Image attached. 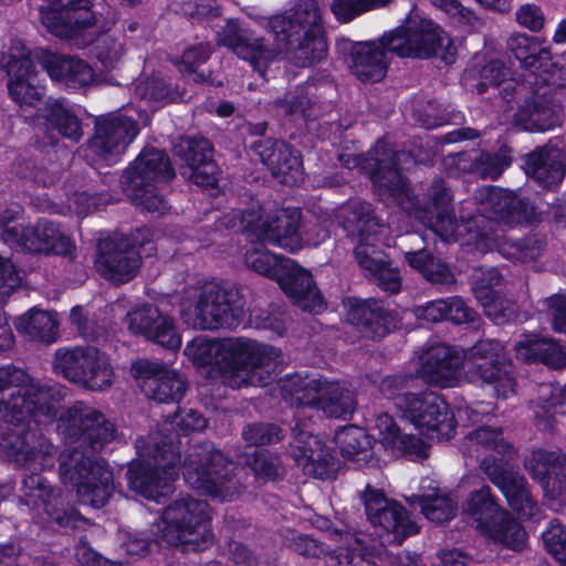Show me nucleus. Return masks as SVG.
Segmentation results:
<instances>
[{"instance_id": "5", "label": "nucleus", "mask_w": 566, "mask_h": 566, "mask_svg": "<svg viewBox=\"0 0 566 566\" xmlns=\"http://www.w3.org/2000/svg\"><path fill=\"white\" fill-rule=\"evenodd\" d=\"M185 355L197 367H211L222 382L239 389L264 386L279 365L280 348L248 337L210 339L195 337L185 347Z\"/></svg>"}, {"instance_id": "19", "label": "nucleus", "mask_w": 566, "mask_h": 566, "mask_svg": "<svg viewBox=\"0 0 566 566\" xmlns=\"http://www.w3.org/2000/svg\"><path fill=\"white\" fill-rule=\"evenodd\" d=\"M273 213L250 211L248 227L259 238L273 242L275 247L290 252L305 245L316 247L329 237V230L323 224H315L300 231L301 212L297 208H275Z\"/></svg>"}, {"instance_id": "22", "label": "nucleus", "mask_w": 566, "mask_h": 566, "mask_svg": "<svg viewBox=\"0 0 566 566\" xmlns=\"http://www.w3.org/2000/svg\"><path fill=\"white\" fill-rule=\"evenodd\" d=\"M92 8L91 0H48L41 9V21L52 35L85 45L96 23Z\"/></svg>"}, {"instance_id": "38", "label": "nucleus", "mask_w": 566, "mask_h": 566, "mask_svg": "<svg viewBox=\"0 0 566 566\" xmlns=\"http://www.w3.org/2000/svg\"><path fill=\"white\" fill-rule=\"evenodd\" d=\"M344 307L347 321L361 327L360 332L367 337H384L391 328L381 304L375 300L348 297L344 301Z\"/></svg>"}, {"instance_id": "6", "label": "nucleus", "mask_w": 566, "mask_h": 566, "mask_svg": "<svg viewBox=\"0 0 566 566\" xmlns=\"http://www.w3.org/2000/svg\"><path fill=\"white\" fill-rule=\"evenodd\" d=\"M207 427V420L193 409H184L167 419L158 433L136 440L137 459L127 471L130 490L147 500L161 503L171 492L177 476L176 464L180 460L179 447L175 444L178 437L174 432L178 428L187 434L201 431Z\"/></svg>"}, {"instance_id": "48", "label": "nucleus", "mask_w": 566, "mask_h": 566, "mask_svg": "<svg viewBox=\"0 0 566 566\" xmlns=\"http://www.w3.org/2000/svg\"><path fill=\"white\" fill-rule=\"evenodd\" d=\"M211 54L208 43L199 42L188 45L179 59L174 60V64L178 71L195 82H205L207 76L203 72L198 71L199 66L206 63Z\"/></svg>"}, {"instance_id": "21", "label": "nucleus", "mask_w": 566, "mask_h": 566, "mask_svg": "<svg viewBox=\"0 0 566 566\" xmlns=\"http://www.w3.org/2000/svg\"><path fill=\"white\" fill-rule=\"evenodd\" d=\"M20 206H11L0 216V240L13 249L31 253L67 254L72 250L69 237L63 234L53 222L41 219L35 226L23 228L18 221Z\"/></svg>"}, {"instance_id": "26", "label": "nucleus", "mask_w": 566, "mask_h": 566, "mask_svg": "<svg viewBox=\"0 0 566 566\" xmlns=\"http://www.w3.org/2000/svg\"><path fill=\"white\" fill-rule=\"evenodd\" d=\"M373 447L379 446L395 458L422 461L429 455V444L413 433L403 432L395 418L381 412L367 421Z\"/></svg>"}, {"instance_id": "23", "label": "nucleus", "mask_w": 566, "mask_h": 566, "mask_svg": "<svg viewBox=\"0 0 566 566\" xmlns=\"http://www.w3.org/2000/svg\"><path fill=\"white\" fill-rule=\"evenodd\" d=\"M33 62H36L33 51L21 42L14 43L2 54L1 66L8 75L9 95L21 109L34 107L45 93Z\"/></svg>"}, {"instance_id": "46", "label": "nucleus", "mask_w": 566, "mask_h": 566, "mask_svg": "<svg viewBox=\"0 0 566 566\" xmlns=\"http://www.w3.org/2000/svg\"><path fill=\"white\" fill-rule=\"evenodd\" d=\"M92 350L93 346L59 348L55 352L53 361L55 373L77 384L81 375H83L85 370L88 360L87 357L91 356Z\"/></svg>"}, {"instance_id": "47", "label": "nucleus", "mask_w": 566, "mask_h": 566, "mask_svg": "<svg viewBox=\"0 0 566 566\" xmlns=\"http://www.w3.org/2000/svg\"><path fill=\"white\" fill-rule=\"evenodd\" d=\"M562 390L553 384H542L538 387V398L533 402L534 416L542 430H552V420L558 412H563L564 402L559 401Z\"/></svg>"}, {"instance_id": "12", "label": "nucleus", "mask_w": 566, "mask_h": 566, "mask_svg": "<svg viewBox=\"0 0 566 566\" xmlns=\"http://www.w3.org/2000/svg\"><path fill=\"white\" fill-rule=\"evenodd\" d=\"M179 306L182 321L193 328H234L243 318L239 290L217 281L188 287Z\"/></svg>"}, {"instance_id": "39", "label": "nucleus", "mask_w": 566, "mask_h": 566, "mask_svg": "<svg viewBox=\"0 0 566 566\" xmlns=\"http://www.w3.org/2000/svg\"><path fill=\"white\" fill-rule=\"evenodd\" d=\"M82 108L62 98H49L42 109V117L63 137L72 142L82 138Z\"/></svg>"}, {"instance_id": "60", "label": "nucleus", "mask_w": 566, "mask_h": 566, "mask_svg": "<svg viewBox=\"0 0 566 566\" xmlns=\"http://www.w3.org/2000/svg\"><path fill=\"white\" fill-rule=\"evenodd\" d=\"M446 308V321L454 324H463L472 322L475 316V312L467 305L460 296H451L443 298Z\"/></svg>"}, {"instance_id": "57", "label": "nucleus", "mask_w": 566, "mask_h": 566, "mask_svg": "<svg viewBox=\"0 0 566 566\" xmlns=\"http://www.w3.org/2000/svg\"><path fill=\"white\" fill-rule=\"evenodd\" d=\"M243 439L250 444L261 446L281 440V430L272 423H253L242 431Z\"/></svg>"}, {"instance_id": "32", "label": "nucleus", "mask_w": 566, "mask_h": 566, "mask_svg": "<svg viewBox=\"0 0 566 566\" xmlns=\"http://www.w3.org/2000/svg\"><path fill=\"white\" fill-rule=\"evenodd\" d=\"M253 153L280 182L295 186L303 181L300 154L281 140L265 139L253 145Z\"/></svg>"}, {"instance_id": "43", "label": "nucleus", "mask_w": 566, "mask_h": 566, "mask_svg": "<svg viewBox=\"0 0 566 566\" xmlns=\"http://www.w3.org/2000/svg\"><path fill=\"white\" fill-rule=\"evenodd\" d=\"M339 545L336 547L339 563L346 562L353 566H377V556L373 548L366 545L365 536L349 532L337 533Z\"/></svg>"}, {"instance_id": "30", "label": "nucleus", "mask_w": 566, "mask_h": 566, "mask_svg": "<svg viewBox=\"0 0 566 566\" xmlns=\"http://www.w3.org/2000/svg\"><path fill=\"white\" fill-rule=\"evenodd\" d=\"M125 323L134 335H140L165 348L176 350L181 346L175 321L151 304H140L129 311Z\"/></svg>"}, {"instance_id": "33", "label": "nucleus", "mask_w": 566, "mask_h": 566, "mask_svg": "<svg viewBox=\"0 0 566 566\" xmlns=\"http://www.w3.org/2000/svg\"><path fill=\"white\" fill-rule=\"evenodd\" d=\"M176 155L186 164L182 175L205 188L218 184V167L212 159V146L206 138H185L175 148Z\"/></svg>"}, {"instance_id": "16", "label": "nucleus", "mask_w": 566, "mask_h": 566, "mask_svg": "<svg viewBox=\"0 0 566 566\" xmlns=\"http://www.w3.org/2000/svg\"><path fill=\"white\" fill-rule=\"evenodd\" d=\"M175 177L169 158L160 150L145 148L125 170L122 185L135 206L163 212L166 203L159 188Z\"/></svg>"}, {"instance_id": "4", "label": "nucleus", "mask_w": 566, "mask_h": 566, "mask_svg": "<svg viewBox=\"0 0 566 566\" xmlns=\"http://www.w3.org/2000/svg\"><path fill=\"white\" fill-rule=\"evenodd\" d=\"M417 377L439 388L472 382L489 387L500 399L516 395V379L506 359L504 345L482 339L467 350L444 343L430 344L416 357Z\"/></svg>"}, {"instance_id": "1", "label": "nucleus", "mask_w": 566, "mask_h": 566, "mask_svg": "<svg viewBox=\"0 0 566 566\" xmlns=\"http://www.w3.org/2000/svg\"><path fill=\"white\" fill-rule=\"evenodd\" d=\"M67 388L53 381H38L23 369L0 366V447L7 457L30 474L23 479L21 501L39 522L53 521L77 527L84 521L63 509L60 491L38 474L54 465V447L38 433V428L56 421V431L66 448L60 455V475L76 491L78 501L103 507L113 492L108 464L88 453L101 450L115 438V427L106 416L83 401L59 412Z\"/></svg>"}, {"instance_id": "61", "label": "nucleus", "mask_w": 566, "mask_h": 566, "mask_svg": "<svg viewBox=\"0 0 566 566\" xmlns=\"http://www.w3.org/2000/svg\"><path fill=\"white\" fill-rule=\"evenodd\" d=\"M516 20L520 25L536 32L543 28L545 18L539 7L526 3L516 11Z\"/></svg>"}, {"instance_id": "2", "label": "nucleus", "mask_w": 566, "mask_h": 566, "mask_svg": "<svg viewBox=\"0 0 566 566\" xmlns=\"http://www.w3.org/2000/svg\"><path fill=\"white\" fill-rule=\"evenodd\" d=\"M347 169L366 172L382 200L392 199L401 208V217L413 218L446 242L485 253L496 249L505 259L527 263L542 255L544 241L535 235L513 240L504 234L505 227L531 223L537 220V210L513 192L493 186L476 190L474 198L460 207L461 223L449 212L451 196L442 180H436L428 190L430 207L416 205L400 170L413 164L410 153H395L390 144L379 140L366 156L340 155Z\"/></svg>"}, {"instance_id": "34", "label": "nucleus", "mask_w": 566, "mask_h": 566, "mask_svg": "<svg viewBox=\"0 0 566 566\" xmlns=\"http://www.w3.org/2000/svg\"><path fill=\"white\" fill-rule=\"evenodd\" d=\"M525 468L542 485L547 496L566 501V481L563 480L566 472L560 452L534 450L525 461Z\"/></svg>"}, {"instance_id": "36", "label": "nucleus", "mask_w": 566, "mask_h": 566, "mask_svg": "<svg viewBox=\"0 0 566 566\" xmlns=\"http://www.w3.org/2000/svg\"><path fill=\"white\" fill-rule=\"evenodd\" d=\"M385 35L378 42L359 43L352 50V72L363 82L381 81L388 67Z\"/></svg>"}, {"instance_id": "18", "label": "nucleus", "mask_w": 566, "mask_h": 566, "mask_svg": "<svg viewBox=\"0 0 566 566\" xmlns=\"http://www.w3.org/2000/svg\"><path fill=\"white\" fill-rule=\"evenodd\" d=\"M463 514L480 535L495 544L520 551L526 544V533L513 516L502 509L491 495L489 486L470 493Z\"/></svg>"}, {"instance_id": "54", "label": "nucleus", "mask_w": 566, "mask_h": 566, "mask_svg": "<svg viewBox=\"0 0 566 566\" xmlns=\"http://www.w3.org/2000/svg\"><path fill=\"white\" fill-rule=\"evenodd\" d=\"M247 464L259 479L274 480L282 473L280 459L268 450H259L249 454Z\"/></svg>"}, {"instance_id": "41", "label": "nucleus", "mask_w": 566, "mask_h": 566, "mask_svg": "<svg viewBox=\"0 0 566 566\" xmlns=\"http://www.w3.org/2000/svg\"><path fill=\"white\" fill-rule=\"evenodd\" d=\"M14 325L19 333L31 339L53 343L57 338L59 322L55 314L46 311L31 308L27 314L17 317Z\"/></svg>"}, {"instance_id": "37", "label": "nucleus", "mask_w": 566, "mask_h": 566, "mask_svg": "<svg viewBox=\"0 0 566 566\" xmlns=\"http://www.w3.org/2000/svg\"><path fill=\"white\" fill-rule=\"evenodd\" d=\"M515 357L527 363L539 361L549 368L566 365V349L551 338L523 333L514 344Z\"/></svg>"}, {"instance_id": "64", "label": "nucleus", "mask_w": 566, "mask_h": 566, "mask_svg": "<svg viewBox=\"0 0 566 566\" xmlns=\"http://www.w3.org/2000/svg\"><path fill=\"white\" fill-rule=\"evenodd\" d=\"M502 275L494 268H480L476 269L472 275V291L475 294L478 284L488 286L491 293H497L494 287L502 283Z\"/></svg>"}, {"instance_id": "24", "label": "nucleus", "mask_w": 566, "mask_h": 566, "mask_svg": "<svg viewBox=\"0 0 566 566\" xmlns=\"http://www.w3.org/2000/svg\"><path fill=\"white\" fill-rule=\"evenodd\" d=\"M138 133V123L120 112L96 118L95 134L88 143L93 160L107 166L117 164Z\"/></svg>"}, {"instance_id": "35", "label": "nucleus", "mask_w": 566, "mask_h": 566, "mask_svg": "<svg viewBox=\"0 0 566 566\" xmlns=\"http://www.w3.org/2000/svg\"><path fill=\"white\" fill-rule=\"evenodd\" d=\"M525 171L543 188H555L565 177V154L557 144L539 147L527 155Z\"/></svg>"}, {"instance_id": "50", "label": "nucleus", "mask_w": 566, "mask_h": 566, "mask_svg": "<svg viewBox=\"0 0 566 566\" xmlns=\"http://www.w3.org/2000/svg\"><path fill=\"white\" fill-rule=\"evenodd\" d=\"M135 94L148 106L150 111L174 102L178 97L176 92L168 87L161 80L155 77L138 81L135 84Z\"/></svg>"}, {"instance_id": "13", "label": "nucleus", "mask_w": 566, "mask_h": 566, "mask_svg": "<svg viewBox=\"0 0 566 566\" xmlns=\"http://www.w3.org/2000/svg\"><path fill=\"white\" fill-rule=\"evenodd\" d=\"M277 386L286 402L321 410L328 417H344L356 407L354 394L345 384L323 376L295 373L281 378Z\"/></svg>"}, {"instance_id": "45", "label": "nucleus", "mask_w": 566, "mask_h": 566, "mask_svg": "<svg viewBox=\"0 0 566 566\" xmlns=\"http://www.w3.org/2000/svg\"><path fill=\"white\" fill-rule=\"evenodd\" d=\"M405 259L413 270L418 271L423 277L437 284L454 283V275L444 263L436 260L426 250L407 252Z\"/></svg>"}, {"instance_id": "10", "label": "nucleus", "mask_w": 566, "mask_h": 566, "mask_svg": "<svg viewBox=\"0 0 566 566\" xmlns=\"http://www.w3.org/2000/svg\"><path fill=\"white\" fill-rule=\"evenodd\" d=\"M413 376L400 374L385 377L381 395L394 401L401 418L428 439L443 441L454 437L457 422L448 402L434 391H410Z\"/></svg>"}, {"instance_id": "7", "label": "nucleus", "mask_w": 566, "mask_h": 566, "mask_svg": "<svg viewBox=\"0 0 566 566\" xmlns=\"http://www.w3.org/2000/svg\"><path fill=\"white\" fill-rule=\"evenodd\" d=\"M251 210L265 216L273 213L272 208L261 206L258 200L252 199L245 208L232 209L218 218L219 227L243 231L250 238L251 242L245 247L243 254L245 265L253 272L276 281L285 295L301 310L315 314L324 311L325 302L312 274L293 260L271 253L264 244H275L259 238L249 229Z\"/></svg>"}, {"instance_id": "63", "label": "nucleus", "mask_w": 566, "mask_h": 566, "mask_svg": "<svg viewBox=\"0 0 566 566\" xmlns=\"http://www.w3.org/2000/svg\"><path fill=\"white\" fill-rule=\"evenodd\" d=\"M446 308L444 300L438 298L423 306L416 307L413 314L417 318L427 322H441L446 321Z\"/></svg>"}, {"instance_id": "56", "label": "nucleus", "mask_w": 566, "mask_h": 566, "mask_svg": "<svg viewBox=\"0 0 566 566\" xmlns=\"http://www.w3.org/2000/svg\"><path fill=\"white\" fill-rule=\"evenodd\" d=\"M510 163L505 154L484 153L474 159L473 170L484 178L496 179Z\"/></svg>"}, {"instance_id": "20", "label": "nucleus", "mask_w": 566, "mask_h": 566, "mask_svg": "<svg viewBox=\"0 0 566 566\" xmlns=\"http://www.w3.org/2000/svg\"><path fill=\"white\" fill-rule=\"evenodd\" d=\"M157 232L151 228L138 229L132 240L125 237L103 240L98 244L95 261L98 273L113 283H125L132 280L140 266V252L151 255L156 250L154 240Z\"/></svg>"}, {"instance_id": "29", "label": "nucleus", "mask_w": 566, "mask_h": 566, "mask_svg": "<svg viewBox=\"0 0 566 566\" xmlns=\"http://www.w3.org/2000/svg\"><path fill=\"white\" fill-rule=\"evenodd\" d=\"M130 370L148 398L158 402H177L184 397L186 381L177 370L147 359L137 360Z\"/></svg>"}, {"instance_id": "17", "label": "nucleus", "mask_w": 566, "mask_h": 566, "mask_svg": "<svg viewBox=\"0 0 566 566\" xmlns=\"http://www.w3.org/2000/svg\"><path fill=\"white\" fill-rule=\"evenodd\" d=\"M182 468L185 482L201 494L230 501L238 493L237 481L233 479L235 464L227 461L211 443L193 447Z\"/></svg>"}, {"instance_id": "27", "label": "nucleus", "mask_w": 566, "mask_h": 566, "mask_svg": "<svg viewBox=\"0 0 566 566\" xmlns=\"http://www.w3.org/2000/svg\"><path fill=\"white\" fill-rule=\"evenodd\" d=\"M363 501L367 518L373 526L391 534L398 543L418 532L416 520L398 502L389 500L382 491L367 485Z\"/></svg>"}, {"instance_id": "15", "label": "nucleus", "mask_w": 566, "mask_h": 566, "mask_svg": "<svg viewBox=\"0 0 566 566\" xmlns=\"http://www.w3.org/2000/svg\"><path fill=\"white\" fill-rule=\"evenodd\" d=\"M385 45L401 57L438 55L447 64L453 63L457 51L451 38L434 21L415 10L401 25L385 34Z\"/></svg>"}, {"instance_id": "62", "label": "nucleus", "mask_w": 566, "mask_h": 566, "mask_svg": "<svg viewBox=\"0 0 566 566\" xmlns=\"http://www.w3.org/2000/svg\"><path fill=\"white\" fill-rule=\"evenodd\" d=\"M552 310L553 328L566 334V295L556 294L544 301Z\"/></svg>"}, {"instance_id": "25", "label": "nucleus", "mask_w": 566, "mask_h": 566, "mask_svg": "<svg viewBox=\"0 0 566 566\" xmlns=\"http://www.w3.org/2000/svg\"><path fill=\"white\" fill-rule=\"evenodd\" d=\"M509 48L522 67L528 72L522 83L542 82L553 87L566 84V70L552 61L551 51L539 39L521 33L514 34L509 40Z\"/></svg>"}, {"instance_id": "52", "label": "nucleus", "mask_w": 566, "mask_h": 566, "mask_svg": "<svg viewBox=\"0 0 566 566\" xmlns=\"http://www.w3.org/2000/svg\"><path fill=\"white\" fill-rule=\"evenodd\" d=\"M123 35L102 34L96 40L95 55L106 70L114 69L125 52Z\"/></svg>"}, {"instance_id": "44", "label": "nucleus", "mask_w": 566, "mask_h": 566, "mask_svg": "<svg viewBox=\"0 0 566 566\" xmlns=\"http://www.w3.org/2000/svg\"><path fill=\"white\" fill-rule=\"evenodd\" d=\"M335 442L342 454L348 459L365 460L374 448L368 430L353 424L339 429L335 434Z\"/></svg>"}, {"instance_id": "42", "label": "nucleus", "mask_w": 566, "mask_h": 566, "mask_svg": "<svg viewBox=\"0 0 566 566\" xmlns=\"http://www.w3.org/2000/svg\"><path fill=\"white\" fill-rule=\"evenodd\" d=\"M87 359L85 370L83 375H81L77 385L91 391H104L108 389L115 378L108 356L96 347H93L91 356H88Z\"/></svg>"}, {"instance_id": "55", "label": "nucleus", "mask_w": 566, "mask_h": 566, "mask_svg": "<svg viewBox=\"0 0 566 566\" xmlns=\"http://www.w3.org/2000/svg\"><path fill=\"white\" fill-rule=\"evenodd\" d=\"M417 122L427 129L437 128L444 124H458L462 120V115L454 109L448 112L446 115L440 114V105L429 102L426 109L415 113Z\"/></svg>"}, {"instance_id": "51", "label": "nucleus", "mask_w": 566, "mask_h": 566, "mask_svg": "<svg viewBox=\"0 0 566 566\" xmlns=\"http://www.w3.org/2000/svg\"><path fill=\"white\" fill-rule=\"evenodd\" d=\"M249 324L259 329H264L271 333L272 336H282L287 328L286 314L280 308L275 310H259L253 308L250 311Z\"/></svg>"}, {"instance_id": "53", "label": "nucleus", "mask_w": 566, "mask_h": 566, "mask_svg": "<svg viewBox=\"0 0 566 566\" xmlns=\"http://www.w3.org/2000/svg\"><path fill=\"white\" fill-rule=\"evenodd\" d=\"M390 0H334L331 9L340 22H348L356 17L385 7Z\"/></svg>"}, {"instance_id": "58", "label": "nucleus", "mask_w": 566, "mask_h": 566, "mask_svg": "<svg viewBox=\"0 0 566 566\" xmlns=\"http://www.w3.org/2000/svg\"><path fill=\"white\" fill-rule=\"evenodd\" d=\"M544 545L555 559H565L566 530L557 522L551 521L542 534Z\"/></svg>"}, {"instance_id": "31", "label": "nucleus", "mask_w": 566, "mask_h": 566, "mask_svg": "<svg viewBox=\"0 0 566 566\" xmlns=\"http://www.w3.org/2000/svg\"><path fill=\"white\" fill-rule=\"evenodd\" d=\"M33 57L48 76L67 88H81L95 81V72L84 60L63 55L45 49L33 50Z\"/></svg>"}, {"instance_id": "59", "label": "nucleus", "mask_w": 566, "mask_h": 566, "mask_svg": "<svg viewBox=\"0 0 566 566\" xmlns=\"http://www.w3.org/2000/svg\"><path fill=\"white\" fill-rule=\"evenodd\" d=\"M108 195H90L87 192H75L67 198L66 208L80 216L87 214L92 210L109 203Z\"/></svg>"}, {"instance_id": "3", "label": "nucleus", "mask_w": 566, "mask_h": 566, "mask_svg": "<svg viewBox=\"0 0 566 566\" xmlns=\"http://www.w3.org/2000/svg\"><path fill=\"white\" fill-rule=\"evenodd\" d=\"M273 43L262 36H252L238 19H224L216 31L217 44L247 61L265 77L266 70L284 52L297 67H310L327 55V41L316 0H297L291 8L268 20Z\"/></svg>"}, {"instance_id": "11", "label": "nucleus", "mask_w": 566, "mask_h": 566, "mask_svg": "<svg viewBox=\"0 0 566 566\" xmlns=\"http://www.w3.org/2000/svg\"><path fill=\"white\" fill-rule=\"evenodd\" d=\"M509 70L499 60H491L480 71L481 81L476 85L480 94L489 86H500L502 101L511 107L515 99H522L514 113L512 123L522 130L531 133H544L554 129L560 124L559 107L548 97L547 92H541L544 85L520 83L514 78H506Z\"/></svg>"}, {"instance_id": "40", "label": "nucleus", "mask_w": 566, "mask_h": 566, "mask_svg": "<svg viewBox=\"0 0 566 566\" xmlns=\"http://www.w3.org/2000/svg\"><path fill=\"white\" fill-rule=\"evenodd\" d=\"M421 494L407 497L412 505L419 503L422 514L431 522L443 523L449 521L457 511V501L450 495L438 491L436 482L429 478L422 479Z\"/></svg>"}, {"instance_id": "49", "label": "nucleus", "mask_w": 566, "mask_h": 566, "mask_svg": "<svg viewBox=\"0 0 566 566\" xmlns=\"http://www.w3.org/2000/svg\"><path fill=\"white\" fill-rule=\"evenodd\" d=\"M475 297L484 308L485 315L495 324L516 319L513 304L504 300L499 293H491L484 284L476 285Z\"/></svg>"}, {"instance_id": "14", "label": "nucleus", "mask_w": 566, "mask_h": 566, "mask_svg": "<svg viewBox=\"0 0 566 566\" xmlns=\"http://www.w3.org/2000/svg\"><path fill=\"white\" fill-rule=\"evenodd\" d=\"M208 522L207 503L182 496L165 509L153 533L157 542L181 546L184 551L203 549L212 539Z\"/></svg>"}, {"instance_id": "28", "label": "nucleus", "mask_w": 566, "mask_h": 566, "mask_svg": "<svg viewBox=\"0 0 566 566\" xmlns=\"http://www.w3.org/2000/svg\"><path fill=\"white\" fill-rule=\"evenodd\" d=\"M289 452L305 474L319 480L335 478L338 463L323 440L307 431L305 424L297 422L293 428Z\"/></svg>"}, {"instance_id": "8", "label": "nucleus", "mask_w": 566, "mask_h": 566, "mask_svg": "<svg viewBox=\"0 0 566 566\" xmlns=\"http://www.w3.org/2000/svg\"><path fill=\"white\" fill-rule=\"evenodd\" d=\"M465 455L481 459V470L506 497L509 505L524 517H534L537 504L532 499L524 476L510 470L517 457L516 448L504 438L500 428L480 426L470 432L462 444Z\"/></svg>"}, {"instance_id": "9", "label": "nucleus", "mask_w": 566, "mask_h": 566, "mask_svg": "<svg viewBox=\"0 0 566 566\" xmlns=\"http://www.w3.org/2000/svg\"><path fill=\"white\" fill-rule=\"evenodd\" d=\"M335 217L344 231L356 241L354 254L358 265L384 291L397 293L400 291L401 280L397 269L392 268L385 253L376 247V242L389 245L384 238L387 227L379 224L373 216L368 202L350 200L337 208Z\"/></svg>"}]
</instances>
